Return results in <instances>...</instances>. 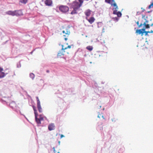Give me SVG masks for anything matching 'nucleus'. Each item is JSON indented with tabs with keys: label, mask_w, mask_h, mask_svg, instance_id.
Instances as JSON below:
<instances>
[{
	"label": "nucleus",
	"mask_w": 153,
	"mask_h": 153,
	"mask_svg": "<svg viewBox=\"0 0 153 153\" xmlns=\"http://www.w3.org/2000/svg\"><path fill=\"white\" fill-rule=\"evenodd\" d=\"M78 2L76 0L73 1L70 4L71 7L73 9V10L71 12V14H74L77 13V11L82 6L83 2V0H78Z\"/></svg>",
	"instance_id": "obj_1"
},
{
	"label": "nucleus",
	"mask_w": 153,
	"mask_h": 153,
	"mask_svg": "<svg viewBox=\"0 0 153 153\" xmlns=\"http://www.w3.org/2000/svg\"><path fill=\"white\" fill-rule=\"evenodd\" d=\"M71 48V45H68L67 47L65 46V45H62V49L61 51H60L58 52L57 54L58 57H62L65 55V53L66 52L68 54L69 53L68 51L67 50L68 49H70Z\"/></svg>",
	"instance_id": "obj_2"
},
{
	"label": "nucleus",
	"mask_w": 153,
	"mask_h": 153,
	"mask_svg": "<svg viewBox=\"0 0 153 153\" xmlns=\"http://www.w3.org/2000/svg\"><path fill=\"white\" fill-rule=\"evenodd\" d=\"M105 2L108 4H111V6L114 7L113 10V13L114 14H116L117 13V10L118 9V7L115 2V0H105Z\"/></svg>",
	"instance_id": "obj_3"
},
{
	"label": "nucleus",
	"mask_w": 153,
	"mask_h": 153,
	"mask_svg": "<svg viewBox=\"0 0 153 153\" xmlns=\"http://www.w3.org/2000/svg\"><path fill=\"white\" fill-rule=\"evenodd\" d=\"M59 9L61 12L65 13L68 11L69 8L66 6L61 5L59 6Z\"/></svg>",
	"instance_id": "obj_4"
},
{
	"label": "nucleus",
	"mask_w": 153,
	"mask_h": 153,
	"mask_svg": "<svg viewBox=\"0 0 153 153\" xmlns=\"http://www.w3.org/2000/svg\"><path fill=\"white\" fill-rule=\"evenodd\" d=\"M22 15V10H15L13 11H10V15H11L13 16H21Z\"/></svg>",
	"instance_id": "obj_5"
},
{
	"label": "nucleus",
	"mask_w": 153,
	"mask_h": 153,
	"mask_svg": "<svg viewBox=\"0 0 153 153\" xmlns=\"http://www.w3.org/2000/svg\"><path fill=\"white\" fill-rule=\"evenodd\" d=\"M70 33V31L68 29H65L62 31V33H61V34L64 37V39L66 41L68 39L67 37L68 36Z\"/></svg>",
	"instance_id": "obj_6"
},
{
	"label": "nucleus",
	"mask_w": 153,
	"mask_h": 153,
	"mask_svg": "<svg viewBox=\"0 0 153 153\" xmlns=\"http://www.w3.org/2000/svg\"><path fill=\"white\" fill-rule=\"evenodd\" d=\"M33 110L34 112L35 118V120H36V121L37 124H41V120H40L39 118H38L37 117V116H38V113H37V111L36 108V107L34 106H33Z\"/></svg>",
	"instance_id": "obj_7"
},
{
	"label": "nucleus",
	"mask_w": 153,
	"mask_h": 153,
	"mask_svg": "<svg viewBox=\"0 0 153 153\" xmlns=\"http://www.w3.org/2000/svg\"><path fill=\"white\" fill-rule=\"evenodd\" d=\"M37 100V107L39 112L41 113L42 112V109L40 101L38 97H36Z\"/></svg>",
	"instance_id": "obj_8"
},
{
	"label": "nucleus",
	"mask_w": 153,
	"mask_h": 153,
	"mask_svg": "<svg viewBox=\"0 0 153 153\" xmlns=\"http://www.w3.org/2000/svg\"><path fill=\"white\" fill-rule=\"evenodd\" d=\"M55 126L54 124L53 123H51L49 124L48 126V129L50 131L53 130L55 129Z\"/></svg>",
	"instance_id": "obj_9"
},
{
	"label": "nucleus",
	"mask_w": 153,
	"mask_h": 153,
	"mask_svg": "<svg viewBox=\"0 0 153 153\" xmlns=\"http://www.w3.org/2000/svg\"><path fill=\"white\" fill-rule=\"evenodd\" d=\"M86 19L91 24H92L95 20V18L93 17H91L89 19L86 17Z\"/></svg>",
	"instance_id": "obj_10"
},
{
	"label": "nucleus",
	"mask_w": 153,
	"mask_h": 153,
	"mask_svg": "<svg viewBox=\"0 0 153 153\" xmlns=\"http://www.w3.org/2000/svg\"><path fill=\"white\" fill-rule=\"evenodd\" d=\"M45 4L47 6H51L52 4V1L51 0H46L45 1Z\"/></svg>",
	"instance_id": "obj_11"
},
{
	"label": "nucleus",
	"mask_w": 153,
	"mask_h": 153,
	"mask_svg": "<svg viewBox=\"0 0 153 153\" xmlns=\"http://www.w3.org/2000/svg\"><path fill=\"white\" fill-rule=\"evenodd\" d=\"M91 11L89 9H88L86 10L84 12L85 15L86 16V17L89 16L91 14Z\"/></svg>",
	"instance_id": "obj_12"
},
{
	"label": "nucleus",
	"mask_w": 153,
	"mask_h": 153,
	"mask_svg": "<svg viewBox=\"0 0 153 153\" xmlns=\"http://www.w3.org/2000/svg\"><path fill=\"white\" fill-rule=\"evenodd\" d=\"M3 69L0 67V78L4 77L5 75L4 73L3 72Z\"/></svg>",
	"instance_id": "obj_13"
},
{
	"label": "nucleus",
	"mask_w": 153,
	"mask_h": 153,
	"mask_svg": "<svg viewBox=\"0 0 153 153\" xmlns=\"http://www.w3.org/2000/svg\"><path fill=\"white\" fill-rule=\"evenodd\" d=\"M145 30V28H143L142 29L137 30H136V33H138L139 34H143Z\"/></svg>",
	"instance_id": "obj_14"
},
{
	"label": "nucleus",
	"mask_w": 153,
	"mask_h": 153,
	"mask_svg": "<svg viewBox=\"0 0 153 153\" xmlns=\"http://www.w3.org/2000/svg\"><path fill=\"white\" fill-rule=\"evenodd\" d=\"M27 1V0H20L19 4L22 5V4H26Z\"/></svg>",
	"instance_id": "obj_15"
},
{
	"label": "nucleus",
	"mask_w": 153,
	"mask_h": 153,
	"mask_svg": "<svg viewBox=\"0 0 153 153\" xmlns=\"http://www.w3.org/2000/svg\"><path fill=\"white\" fill-rule=\"evenodd\" d=\"M11 105H10L12 108L16 107L17 106V104L15 102H13L11 103Z\"/></svg>",
	"instance_id": "obj_16"
},
{
	"label": "nucleus",
	"mask_w": 153,
	"mask_h": 153,
	"mask_svg": "<svg viewBox=\"0 0 153 153\" xmlns=\"http://www.w3.org/2000/svg\"><path fill=\"white\" fill-rule=\"evenodd\" d=\"M147 22V21H146L145 22H144L143 24V25L145 27V29L146 28H150V26L149 24H146V22Z\"/></svg>",
	"instance_id": "obj_17"
},
{
	"label": "nucleus",
	"mask_w": 153,
	"mask_h": 153,
	"mask_svg": "<svg viewBox=\"0 0 153 153\" xmlns=\"http://www.w3.org/2000/svg\"><path fill=\"white\" fill-rule=\"evenodd\" d=\"M86 48L88 50L90 51H91L93 50V48L91 46H88L86 47Z\"/></svg>",
	"instance_id": "obj_18"
},
{
	"label": "nucleus",
	"mask_w": 153,
	"mask_h": 153,
	"mask_svg": "<svg viewBox=\"0 0 153 153\" xmlns=\"http://www.w3.org/2000/svg\"><path fill=\"white\" fill-rule=\"evenodd\" d=\"M30 76L31 78L33 79L35 77V75L33 73H30Z\"/></svg>",
	"instance_id": "obj_19"
},
{
	"label": "nucleus",
	"mask_w": 153,
	"mask_h": 153,
	"mask_svg": "<svg viewBox=\"0 0 153 153\" xmlns=\"http://www.w3.org/2000/svg\"><path fill=\"white\" fill-rule=\"evenodd\" d=\"M116 15L118 17H120L122 16V14L119 11L117 12V13Z\"/></svg>",
	"instance_id": "obj_20"
},
{
	"label": "nucleus",
	"mask_w": 153,
	"mask_h": 153,
	"mask_svg": "<svg viewBox=\"0 0 153 153\" xmlns=\"http://www.w3.org/2000/svg\"><path fill=\"white\" fill-rule=\"evenodd\" d=\"M136 23L139 27H140L142 26V25H143V24L142 23H141L140 25H139V21H137L136 22Z\"/></svg>",
	"instance_id": "obj_21"
},
{
	"label": "nucleus",
	"mask_w": 153,
	"mask_h": 153,
	"mask_svg": "<svg viewBox=\"0 0 153 153\" xmlns=\"http://www.w3.org/2000/svg\"><path fill=\"white\" fill-rule=\"evenodd\" d=\"M152 8H153V2L148 7V8L149 9H150Z\"/></svg>",
	"instance_id": "obj_22"
},
{
	"label": "nucleus",
	"mask_w": 153,
	"mask_h": 153,
	"mask_svg": "<svg viewBox=\"0 0 153 153\" xmlns=\"http://www.w3.org/2000/svg\"><path fill=\"white\" fill-rule=\"evenodd\" d=\"M39 118L41 121H43L44 120V118L42 117V115H39Z\"/></svg>",
	"instance_id": "obj_23"
},
{
	"label": "nucleus",
	"mask_w": 153,
	"mask_h": 153,
	"mask_svg": "<svg viewBox=\"0 0 153 153\" xmlns=\"http://www.w3.org/2000/svg\"><path fill=\"white\" fill-rule=\"evenodd\" d=\"M113 19L114 20H116L117 21H118V19L117 17H115L113 18Z\"/></svg>",
	"instance_id": "obj_24"
},
{
	"label": "nucleus",
	"mask_w": 153,
	"mask_h": 153,
	"mask_svg": "<svg viewBox=\"0 0 153 153\" xmlns=\"http://www.w3.org/2000/svg\"><path fill=\"white\" fill-rule=\"evenodd\" d=\"M144 33H145V35H147L148 33H150V32L149 31H145L144 32Z\"/></svg>",
	"instance_id": "obj_25"
},
{
	"label": "nucleus",
	"mask_w": 153,
	"mask_h": 153,
	"mask_svg": "<svg viewBox=\"0 0 153 153\" xmlns=\"http://www.w3.org/2000/svg\"><path fill=\"white\" fill-rule=\"evenodd\" d=\"M102 114H99L98 115V117L99 118H100L101 117H102Z\"/></svg>",
	"instance_id": "obj_26"
},
{
	"label": "nucleus",
	"mask_w": 153,
	"mask_h": 153,
	"mask_svg": "<svg viewBox=\"0 0 153 153\" xmlns=\"http://www.w3.org/2000/svg\"><path fill=\"white\" fill-rule=\"evenodd\" d=\"M112 121H116V119L115 118H114L112 119Z\"/></svg>",
	"instance_id": "obj_27"
},
{
	"label": "nucleus",
	"mask_w": 153,
	"mask_h": 153,
	"mask_svg": "<svg viewBox=\"0 0 153 153\" xmlns=\"http://www.w3.org/2000/svg\"><path fill=\"white\" fill-rule=\"evenodd\" d=\"M97 55H98L99 56H100V53L99 52L97 53Z\"/></svg>",
	"instance_id": "obj_28"
},
{
	"label": "nucleus",
	"mask_w": 153,
	"mask_h": 153,
	"mask_svg": "<svg viewBox=\"0 0 153 153\" xmlns=\"http://www.w3.org/2000/svg\"><path fill=\"white\" fill-rule=\"evenodd\" d=\"M64 137V136L62 134H61L60 136L61 138H62Z\"/></svg>",
	"instance_id": "obj_29"
},
{
	"label": "nucleus",
	"mask_w": 153,
	"mask_h": 153,
	"mask_svg": "<svg viewBox=\"0 0 153 153\" xmlns=\"http://www.w3.org/2000/svg\"><path fill=\"white\" fill-rule=\"evenodd\" d=\"M104 119H105V118L104 117V116L102 114L101 117Z\"/></svg>",
	"instance_id": "obj_30"
},
{
	"label": "nucleus",
	"mask_w": 153,
	"mask_h": 153,
	"mask_svg": "<svg viewBox=\"0 0 153 153\" xmlns=\"http://www.w3.org/2000/svg\"><path fill=\"white\" fill-rule=\"evenodd\" d=\"M150 32V33H153V31H152V30H151Z\"/></svg>",
	"instance_id": "obj_31"
},
{
	"label": "nucleus",
	"mask_w": 153,
	"mask_h": 153,
	"mask_svg": "<svg viewBox=\"0 0 153 153\" xmlns=\"http://www.w3.org/2000/svg\"><path fill=\"white\" fill-rule=\"evenodd\" d=\"M53 149H54V152H55V153H56V151H55V150L54 147L53 148Z\"/></svg>",
	"instance_id": "obj_32"
},
{
	"label": "nucleus",
	"mask_w": 153,
	"mask_h": 153,
	"mask_svg": "<svg viewBox=\"0 0 153 153\" xmlns=\"http://www.w3.org/2000/svg\"><path fill=\"white\" fill-rule=\"evenodd\" d=\"M153 25V24H152L151 25V26H152Z\"/></svg>",
	"instance_id": "obj_33"
},
{
	"label": "nucleus",
	"mask_w": 153,
	"mask_h": 153,
	"mask_svg": "<svg viewBox=\"0 0 153 153\" xmlns=\"http://www.w3.org/2000/svg\"><path fill=\"white\" fill-rule=\"evenodd\" d=\"M47 72H49V71H47Z\"/></svg>",
	"instance_id": "obj_34"
},
{
	"label": "nucleus",
	"mask_w": 153,
	"mask_h": 153,
	"mask_svg": "<svg viewBox=\"0 0 153 153\" xmlns=\"http://www.w3.org/2000/svg\"><path fill=\"white\" fill-rule=\"evenodd\" d=\"M100 108L101 107V106H100Z\"/></svg>",
	"instance_id": "obj_35"
},
{
	"label": "nucleus",
	"mask_w": 153,
	"mask_h": 153,
	"mask_svg": "<svg viewBox=\"0 0 153 153\" xmlns=\"http://www.w3.org/2000/svg\"><path fill=\"white\" fill-rule=\"evenodd\" d=\"M58 153H59V152H58Z\"/></svg>",
	"instance_id": "obj_36"
}]
</instances>
